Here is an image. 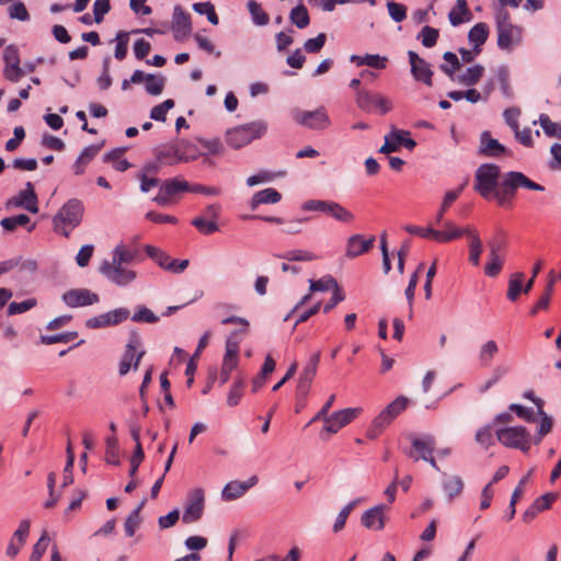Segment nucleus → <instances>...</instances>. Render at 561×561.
<instances>
[{
  "label": "nucleus",
  "mask_w": 561,
  "mask_h": 561,
  "mask_svg": "<svg viewBox=\"0 0 561 561\" xmlns=\"http://www.w3.org/2000/svg\"><path fill=\"white\" fill-rule=\"evenodd\" d=\"M174 106V101L169 99L164 102L153 106L150 112V117L154 121L164 122L169 110Z\"/></svg>",
  "instance_id": "nucleus-57"
},
{
  "label": "nucleus",
  "mask_w": 561,
  "mask_h": 561,
  "mask_svg": "<svg viewBox=\"0 0 561 561\" xmlns=\"http://www.w3.org/2000/svg\"><path fill=\"white\" fill-rule=\"evenodd\" d=\"M172 30L174 33L182 35H185L191 31L190 15L185 13L180 7L174 9Z\"/></svg>",
  "instance_id": "nucleus-35"
},
{
  "label": "nucleus",
  "mask_w": 561,
  "mask_h": 561,
  "mask_svg": "<svg viewBox=\"0 0 561 561\" xmlns=\"http://www.w3.org/2000/svg\"><path fill=\"white\" fill-rule=\"evenodd\" d=\"M293 119L297 124L313 130H324L331 126V119L324 106H319L314 111L295 110Z\"/></svg>",
  "instance_id": "nucleus-8"
},
{
  "label": "nucleus",
  "mask_w": 561,
  "mask_h": 561,
  "mask_svg": "<svg viewBox=\"0 0 561 561\" xmlns=\"http://www.w3.org/2000/svg\"><path fill=\"white\" fill-rule=\"evenodd\" d=\"M474 439L484 449H489L491 446H493L494 445L493 425L488 424V425L480 427L476 432Z\"/></svg>",
  "instance_id": "nucleus-42"
},
{
  "label": "nucleus",
  "mask_w": 561,
  "mask_h": 561,
  "mask_svg": "<svg viewBox=\"0 0 561 561\" xmlns=\"http://www.w3.org/2000/svg\"><path fill=\"white\" fill-rule=\"evenodd\" d=\"M49 545V537L47 531H44L38 541L35 543L30 561H41L42 557L47 550Z\"/></svg>",
  "instance_id": "nucleus-56"
},
{
  "label": "nucleus",
  "mask_w": 561,
  "mask_h": 561,
  "mask_svg": "<svg viewBox=\"0 0 561 561\" xmlns=\"http://www.w3.org/2000/svg\"><path fill=\"white\" fill-rule=\"evenodd\" d=\"M141 346V342L138 335L133 334L126 345V350L119 362L118 373L121 376H125L130 368L133 367L135 370L138 368L139 363L145 355L144 350H139Z\"/></svg>",
  "instance_id": "nucleus-10"
},
{
  "label": "nucleus",
  "mask_w": 561,
  "mask_h": 561,
  "mask_svg": "<svg viewBox=\"0 0 561 561\" xmlns=\"http://www.w3.org/2000/svg\"><path fill=\"white\" fill-rule=\"evenodd\" d=\"M279 257L287 261H312L317 259L313 253L307 250H290L279 255Z\"/></svg>",
  "instance_id": "nucleus-63"
},
{
  "label": "nucleus",
  "mask_w": 561,
  "mask_h": 561,
  "mask_svg": "<svg viewBox=\"0 0 561 561\" xmlns=\"http://www.w3.org/2000/svg\"><path fill=\"white\" fill-rule=\"evenodd\" d=\"M101 148V145H91L85 147L72 165L73 173L76 175L83 174L88 164L98 156Z\"/></svg>",
  "instance_id": "nucleus-26"
},
{
  "label": "nucleus",
  "mask_w": 561,
  "mask_h": 561,
  "mask_svg": "<svg viewBox=\"0 0 561 561\" xmlns=\"http://www.w3.org/2000/svg\"><path fill=\"white\" fill-rule=\"evenodd\" d=\"M137 255V251L135 249H130L125 244H118L112 255V260L124 265L131 263Z\"/></svg>",
  "instance_id": "nucleus-41"
},
{
  "label": "nucleus",
  "mask_w": 561,
  "mask_h": 561,
  "mask_svg": "<svg viewBox=\"0 0 561 561\" xmlns=\"http://www.w3.org/2000/svg\"><path fill=\"white\" fill-rule=\"evenodd\" d=\"M375 240L374 236L368 239H365L363 234L351 236L346 242L345 255L354 259L368 252L373 248Z\"/></svg>",
  "instance_id": "nucleus-21"
},
{
  "label": "nucleus",
  "mask_w": 561,
  "mask_h": 561,
  "mask_svg": "<svg viewBox=\"0 0 561 561\" xmlns=\"http://www.w3.org/2000/svg\"><path fill=\"white\" fill-rule=\"evenodd\" d=\"M408 404L409 399L407 397H397L374 419L367 430V437L370 439L377 438L408 408Z\"/></svg>",
  "instance_id": "nucleus-5"
},
{
  "label": "nucleus",
  "mask_w": 561,
  "mask_h": 561,
  "mask_svg": "<svg viewBox=\"0 0 561 561\" xmlns=\"http://www.w3.org/2000/svg\"><path fill=\"white\" fill-rule=\"evenodd\" d=\"M105 460L111 465L119 463V449L118 443L115 436L106 438V451H105Z\"/></svg>",
  "instance_id": "nucleus-51"
},
{
  "label": "nucleus",
  "mask_w": 561,
  "mask_h": 561,
  "mask_svg": "<svg viewBox=\"0 0 561 561\" xmlns=\"http://www.w3.org/2000/svg\"><path fill=\"white\" fill-rule=\"evenodd\" d=\"M327 215L343 224H350L355 218L353 213H351L344 206L334 201L329 202Z\"/></svg>",
  "instance_id": "nucleus-36"
},
{
  "label": "nucleus",
  "mask_w": 561,
  "mask_h": 561,
  "mask_svg": "<svg viewBox=\"0 0 561 561\" xmlns=\"http://www.w3.org/2000/svg\"><path fill=\"white\" fill-rule=\"evenodd\" d=\"M499 353V345L494 340H489L480 346L478 359L481 367H489Z\"/></svg>",
  "instance_id": "nucleus-33"
},
{
  "label": "nucleus",
  "mask_w": 561,
  "mask_h": 561,
  "mask_svg": "<svg viewBox=\"0 0 561 561\" xmlns=\"http://www.w3.org/2000/svg\"><path fill=\"white\" fill-rule=\"evenodd\" d=\"M489 36V26L486 23L480 22L471 27L468 33V39L473 44L477 54H480L481 46L486 42Z\"/></svg>",
  "instance_id": "nucleus-31"
},
{
  "label": "nucleus",
  "mask_w": 561,
  "mask_h": 561,
  "mask_svg": "<svg viewBox=\"0 0 561 561\" xmlns=\"http://www.w3.org/2000/svg\"><path fill=\"white\" fill-rule=\"evenodd\" d=\"M525 275L523 272H515L510 276L508 288H507V299L510 301H516L518 296L524 293V282Z\"/></svg>",
  "instance_id": "nucleus-37"
},
{
  "label": "nucleus",
  "mask_w": 561,
  "mask_h": 561,
  "mask_svg": "<svg viewBox=\"0 0 561 561\" xmlns=\"http://www.w3.org/2000/svg\"><path fill=\"white\" fill-rule=\"evenodd\" d=\"M325 41L327 35L324 33H320L314 38L307 39L304 44V48L310 54L319 53L323 48Z\"/></svg>",
  "instance_id": "nucleus-64"
},
{
  "label": "nucleus",
  "mask_w": 561,
  "mask_h": 561,
  "mask_svg": "<svg viewBox=\"0 0 561 561\" xmlns=\"http://www.w3.org/2000/svg\"><path fill=\"white\" fill-rule=\"evenodd\" d=\"M355 102L359 110L368 114L386 115L393 108V103L389 98L366 89L357 91Z\"/></svg>",
  "instance_id": "nucleus-7"
},
{
  "label": "nucleus",
  "mask_w": 561,
  "mask_h": 561,
  "mask_svg": "<svg viewBox=\"0 0 561 561\" xmlns=\"http://www.w3.org/2000/svg\"><path fill=\"white\" fill-rule=\"evenodd\" d=\"M474 191L484 199H495L500 206L511 204L517 190L526 188L542 192L545 187L519 171H510L501 175L495 163H482L474 173Z\"/></svg>",
  "instance_id": "nucleus-1"
},
{
  "label": "nucleus",
  "mask_w": 561,
  "mask_h": 561,
  "mask_svg": "<svg viewBox=\"0 0 561 561\" xmlns=\"http://www.w3.org/2000/svg\"><path fill=\"white\" fill-rule=\"evenodd\" d=\"M222 324H233L237 329L226 340V352L220 370V382L226 383L232 370L239 363L240 341L238 334H247L250 323L247 319L237 316H227L221 319Z\"/></svg>",
  "instance_id": "nucleus-2"
},
{
  "label": "nucleus",
  "mask_w": 561,
  "mask_h": 561,
  "mask_svg": "<svg viewBox=\"0 0 561 561\" xmlns=\"http://www.w3.org/2000/svg\"><path fill=\"white\" fill-rule=\"evenodd\" d=\"M244 380L242 378H237L228 394H227V404L229 407H236L239 404L242 396H243Z\"/></svg>",
  "instance_id": "nucleus-45"
},
{
  "label": "nucleus",
  "mask_w": 561,
  "mask_h": 561,
  "mask_svg": "<svg viewBox=\"0 0 561 561\" xmlns=\"http://www.w3.org/2000/svg\"><path fill=\"white\" fill-rule=\"evenodd\" d=\"M205 491L196 488L192 490L186 500V506L183 513L182 520L185 524H191L198 520L204 511Z\"/></svg>",
  "instance_id": "nucleus-15"
},
{
  "label": "nucleus",
  "mask_w": 561,
  "mask_h": 561,
  "mask_svg": "<svg viewBox=\"0 0 561 561\" xmlns=\"http://www.w3.org/2000/svg\"><path fill=\"white\" fill-rule=\"evenodd\" d=\"M401 146L409 150H413L416 142L410 137V133L408 130L392 128L391 131L385 136V144L379 149V152H396Z\"/></svg>",
  "instance_id": "nucleus-12"
},
{
  "label": "nucleus",
  "mask_w": 561,
  "mask_h": 561,
  "mask_svg": "<svg viewBox=\"0 0 561 561\" xmlns=\"http://www.w3.org/2000/svg\"><path fill=\"white\" fill-rule=\"evenodd\" d=\"M449 22L453 26H458L463 22L470 21L471 12L468 9L466 0H457L456 5L450 10L448 14Z\"/></svg>",
  "instance_id": "nucleus-32"
},
{
  "label": "nucleus",
  "mask_w": 561,
  "mask_h": 561,
  "mask_svg": "<svg viewBox=\"0 0 561 561\" xmlns=\"http://www.w3.org/2000/svg\"><path fill=\"white\" fill-rule=\"evenodd\" d=\"M78 333L77 332H66L55 335H44L41 337L42 343L46 345H51L56 343H68L77 339Z\"/></svg>",
  "instance_id": "nucleus-60"
},
{
  "label": "nucleus",
  "mask_w": 561,
  "mask_h": 561,
  "mask_svg": "<svg viewBox=\"0 0 561 561\" xmlns=\"http://www.w3.org/2000/svg\"><path fill=\"white\" fill-rule=\"evenodd\" d=\"M469 236L471 238V241L469 244V248H470L469 261L473 265L477 266L480 263V255L482 253V242L477 232L472 231Z\"/></svg>",
  "instance_id": "nucleus-49"
},
{
  "label": "nucleus",
  "mask_w": 561,
  "mask_h": 561,
  "mask_svg": "<svg viewBox=\"0 0 561 561\" xmlns=\"http://www.w3.org/2000/svg\"><path fill=\"white\" fill-rule=\"evenodd\" d=\"M319 362H320V353H316L310 357L309 362L302 369V371L299 376V379H298L297 387H296L297 400L304 401L307 398V396L310 391L312 380L317 374V368H318Z\"/></svg>",
  "instance_id": "nucleus-14"
},
{
  "label": "nucleus",
  "mask_w": 561,
  "mask_h": 561,
  "mask_svg": "<svg viewBox=\"0 0 561 561\" xmlns=\"http://www.w3.org/2000/svg\"><path fill=\"white\" fill-rule=\"evenodd\" d=\"M496 439L505 447L528 453L531 447V435L525 426H505L495 431Z\"/></svg>",
  "instance_id": "nucleus-6"
},
{
  "label": "nucleus",
  "mask_w": 561,
  "mask_h": 561,
  "mask_svg": "<svg viewBox=\"0 0 561 561\" xmlns=\"http://www.w3.org/2000/svg\"><path fill=\"white\" fill-rule=\"evenodd\" d=\"M146 254L152 259L161 268L167 270L172 273H181L188 266L187 260H174L171 259L169 254H167L161 249L153 245L145 247Z\"/></svg>",
  "instance_id": "nucleus-13"
},
{
  "label": "nucleus",
  "mask_w": 561,
  "mask_h": 561,
  "mask_svg": "<svg viewBox=\"0 0 561 561\" xmlns=\"http://www.w3.org/2000/svg\"><path fill=\"white\" fill-rule=\"evenodd\" d=\"M443 58L448 65H442L440 66L442 71H444L449 77H453L455 71L460 68V62H459L458 57L456 56V54H454L451 51H446L444 54Z\"/></svg>",
  "instance_id": "nucleus-61"
},
{
  "label": "nucleus",
  "mask_w": 561,
  "mask_h": 561,
  "mask_svg": "<svg viewBox=\"0 0 561 561\" xmlns=\"http://www.w3.org/2000/svg\"><path fill=\"white\" fill-rule=\"evenodd\" d=\"M30 217L27 215H18L12 217H7L1 220V226L3 229L8 231H13L19 226H25L30 222Z\"/></svg>",
  "instance_id": "nucleus-59"
},
{
  "label": "nucleus",
  "mask_w": 561,
  "mask_h": 561,
  "mask_svg": "<svg viewBox=\"0 0 561 561\" xmlns=\"http://www.w3.org/2000/svg\"><path fill=\"white\" fill-rule=\"evenodd\" d=\"M267 130L263 121L251 122L229 129L226 133V142L233 149H240L255 139L261 138Z\"/></svg>",
  "instance_id": "nucleus-4"
},
{
  "label": "nucleus",
  "mask_w": 561,
  "mask_h": 561,
  "mask_svg": "<svg viewBox=\"0 0 561 561\" xmlns=\"http://www.w3.org/2000/svg\"><path fill=\"white\" fill-rule=\"evenodd\" d=\"M351 61L356 66H368L374 69H385L388 65V58L378 54H366L364 56L352 55Z\"/></svg>",
  "instance_id": "nucleus-27"
},
{
  "label": "nucleus",
  "mask_w": 561,
  "mask_h": 561,
  "mask_svg": "<svg viewBox=\"0 0 561 561\" xmlns=\"http://www.w3.org/2000/svg\"><path fill=\"white\" fill-rule=\"evenodd\" d=\"M507 152L497 139L492 138L491 133L485 130L480 135L478 153L486 158H499Z\"/></svg>",
  "instance_id": "nucleus-20"
},
{
  "label": "nucleus",
  "mask_w": 561,
  "mask_h": 561,
  "mask_svg": "<svg viewBox=\"0 0 561 561\" xmlns=\"http://www.w3.org/2000/svg\"><path fill=\"white\" fill-rule=\"evenodd\" d=\"M539 123L547 136L561 139V124L552 122L547 114L539 116Z\"/></svg>",
  "instance_id": "nucleus-50"
},
{
  "label": "nucleus",
  "mask_w": 561,
  "mask_h": 561,
  "mask_svg": "<svg viewBox=\"0 0 561 561\" xmlns=\"http://www.w3.org/2000/svg\"><path fill=\"white\" fill-rule=\"evenodd\" d=\"M497 80L500 83L501 92L506 99H512L514 96L513 90L510 84V73L507 68L501 67L497 70Z\"/></svg>",
  "instance_id": "nucleus-55"
},
{
  "label": "nucleus",
  "mask_w": 561,
  "mask_h": 561,
  "mask_svg": "<svg viewBox=\"0 0 561 561\" xmlns=\"http://www.w3.org/2000/svg\"><path fill=\"white\" fill-rule=\"evenodd\" d=\"M409 62L411 66V75L417 82H422L427 87L433 85V71L431 65L415 51H408Z\"/></svg>",
  "instance_id": "nucleus-17"
},
{
  "label": "nucleus",
  "mask_w": 561,
  "mask_h": 561,
  "mask_svg": "<svg viewBox=\"0 0 561 561\" xmlns=\"http://www.w3.org/2000/svg\"><path fill=\"white\" fill-rule=\"evenodd\" d=\"M156 158L163 165L187 162L190 158L175 145L164 146L158 150Z\"/></svg>",
  "instance_id": "nucleus-24"
},
{
  "label": "nucleus",
  "mask_w": 561,
  "mask_h": 561,
  "mask_svg": "<svg viewBox=\"0 0 561 561\" xmlns=\"http://www.w3.org/2000/svg\"><path fill=\"white\" fill-rule=\"evenodd\" d=\"M15 204L33 214H36L38 211L37 196L31 182H27L25 190L20 192L15 201Z\"/></svg>",
  "instance_id": "nucleus-28"
},
{
  "label": "nucleus",
  "mask_w": 561,
  "mask_h": 561,
  "mask_svg": "<svg viewBox=\"0 0 561 561\" xmlns=\"http://www.w3.org/2000/svg\"><path fill=\"white\" fill-rule=\"evenodd\" d=\"M489 259L490 261L484 267V273L489 277H495L502 271L504 260L494 250L490 251Z\"/></svg>",
  "instance_id": "nucleus-47"
},
{
  "label": "nucleus",
  "mask_w": 561,
  "mask_h": 561,
  "mask_svg": "<svg viewBox=\"0 0 561 561\" xmlns=\"http://www.w3.org/2000/svg\"><path fill=\"white\" fill-rule=\"evenodd\" d=\"M357 503H358V501L354 500V501L350 502L348 504H346L340 511V513L337 514L336 519L334 522V525H333L334 533H339L344 528L351 512L353 511V508L356 506Z\"/></svg>",
  "instance_id": "nucleus-54"
},
{
  "label": "nucleus",
  "mask_w": 561,
  "mask_h": 561,
  "mask_svg": "<svg viewBox=\"0 0 561 561\" xmlns=\"http://www.w3.org/2000/svg\"><path fill=\"white\" fill-rule=\"evenodd\" d=\"M30 533V522L24 519L20 523L18 529L14 531L8 548H7V554L10 558H15L22 547L24 546L26 538Z\"/></svg>",
  "instance_id": "nucleus-25"
},
{
  "label": "nucleus",
  "mask_w": 561,
  "mask_h": 561,
  "mask_svg": "<svg viewBox=\"0 0 561 561\" xmlns=\"http://www.w3.org/2000/svg\"><path fill=\"white\" fill-rule=\"evenodd\" d=\"M257 483V477L252 476L247 481H230L228 482L222 492L221 497L224 501H233L241 497L250 488Z\"/></svg>",
  "instance_id": "nucleus-22"
},
{
  "label": "nucleus",
  "mask_w": 561,
  "mask_h": 561,
  "mask_svg": "<svg viewBox=\"0 0 561 561\" xmlns=\"http://www.w3.org/2000/svg\"><path fill=\"white\" fill-rule=\"evenodd\" d=\"M385 510V505H376L365 511L360 518L363 526L375 531L382 530L386 524Z\"/></svg>",
  "instance_id": "nucleus-23"
},
{
  "label": "nucleus",
  "mask_w": 561,
  "mask_h": 561,
  "mask_svg": "<svg viewBox=\"0 0 561 561\" xmlns=\"http://www.w3.org/2000/svg\"><path fill=\"white\" fill-rule=\"evenodd\" d=\"M163 192L167 193V195L173 196L180 192H184L188 190V183L184 180L179 179H170L162 183Z\"/></svg>",
  "instance_id": "nucleus-52"
},
{
  "label": "nucleus",
  "mask_w": 561,
  "mask_h": 561,
  "mask_svg": "<svg viewBox=\"0 0 561 561\" xmlns=\"http://www.w3.org/2000/svg\"><path fill=\"white\" fill-rule=\"evenodd\" d=\"M130 312L126 308H117L115 310L95 316L87 320L85 325L89 329H102L106 327L117 325L128 319Z\"/></svg>",
  "instance_id": "nucleus-16"
},
{
  "label": "nucleus",
  "mask_w": 561,
  "mask_h": 561,
  "mask_svg": "<svg viewBox=\"0 0 561 561\" xmlns=\"http://www.w3.org/2000/svg\"><path fill=\"white\" fill-rule=\"evenodd\" d=\"M310 291H327L330 289H335L339 287L337 282L332 276H324L320 279L312 280L310 279Z\"/></svg>",
  "instance_id": "nucleus-53"
},
{
  "label": "nucleus",
  "mask_w": 561,
  "mask_h": 561,
  "mask_svg": "<svg viewBox=\"0 0 561 561\" xmlns=\"http://www.w3.org/2000/svg\"><path fill=\"white\" fill-rule=\"evenodd\" d=\"M64 302L71 308L90 306L99 302L98 294L87 288L70 289L62 295Z\"/></svg>",
  "instance_id": "nucleus-18"
},
{
  "label": "nucleus",
  "mask_w": 561,
  "mask_h": 561,
  "mask_svg": "<svg viewBox=\"0 0 561 561\" xmlns=\"http://www.w3.org/2000/svg\"><path fill=\"white\" fill-rule=\"evenodd\" d=\"M165 79L162 76L147 75L145 88L146 91L151 95H159L162 93L164 88Z\"/></svg>",
  "instance_id": "nucleus-48"
},
{
  "label": "nucleus",
  "mask_w": 561,
  "mask_h": 561,
  "mask_svg": "<svg viewBox=\"0 0 561 561\" xmlns=\"http://www.w3.org/2000/svg\"><path fill=\"white\" fill-rule=\"evenodd\" d=\"M248 9L253 22L256 25H266L270 21L268 14L262 9L261 4L255 0L248 2Z\"/></svg>",
  "instance_id": "nucleus-43"
},
{
  "label": "nucleus",
  "mask_w": 561,
  "mask_h": 561,
  "mask_svg": "<svg viewBox=\"0 0 561 561\" xmlns=\"http://www.w3.org/2000/svg\"><path fill=\"white\" fill-rule=\"evenodd\" d=\"M403 229L410 234L419 236L424 239H432V240L436 241V230L431 227L423 228V227H419L415 225H407V226H404Z\"/></svg>",
  "instance_id": "nucleus-62"
},
{
  "label": "nucleus",
  "mask_w": 561,
  "mask_h": 561,
  "mask_svg": "<svg viewBox=\"0 0 561 561\" xmlns=\"http://www.w3.org/2000/svg\"><path fill=\"white\" fill-rule=\"evenodd\" d=\"M483 73L484 67L481 65H474L467 68V70L458 77V81L463 85L472 87L480 81V79L483 77Z\"/></svg>",
  "instance_id": "nucleus-38"
},
{
  "label": "nucleus",
  "mask_w": 561,
  "mask_h": 561,
  "mask_svg": "<svg viewBox=\"0 0 561 561\" xmlns=\"http://www.w3.org/2000/svg\"><path fill=\"white\" fill-rule=\"evenodd\" d=\"M445 230H436V241L440 243L450 242L463 234H470V229L457 228L451 221L444 222Z\"/></svg>",
  "instance_id": "nucleus-30"
},
{
  "label": "nucleus",
  "mask_w": 561,
  "mask_h": 561,
  "mask_svg": "<svg viewBox=\"0 0 561 561\" xmlns=\"http://www.w3.org/2000/svg\"><path fill=\"white\" fill-rule=\"evenodd\" d=\"M282 199V194L273 188H264L256 192L251 199V208L254 210L262 204H276Z\"/></svg>",
  "instance_id": "nucleus-29"
},
{
  "label": "nucleus",
  "mask_w": 561,
  "mask_h": 561,
  "mask_svg": "<svg viewBox=\"0 0 561 561\" xmlns=\"http://www.w3.org/2000/svg\"><path fill=\"white\" fill-rule=\"evenodd\" d=\"M123 153L124 150L122 149L113 150L105 154L104 161L112 162L113 168L116 171L124 172L130 168V163L126 159L122 158Z\"/></svg>",
  "instance_id": "nucleus-44"
},
{
  "label": "nucleus",
  "mask_w": 561,
  "mask_h": 561,
  "mask_svg": "<svg viewBox=\"0 0 561 561\" xmlns=\"http://www.w3.org/2000/svg\"><path fill=\"white\" fill-rule=\"evenodd\" d=\"M100 272L117 286H127L137 277L136 271L127 268L124 264L113 260L104 261L100 266Z\"/></svg>",
  "instance_id": "nucleus-9"
},
{
  "label": "nucleus",
  "mask_w": 561,
  "mask_h": 561,
  "mask_svg": "<svg viewBox=\"0 0 561 561\" xmlns=\"http://www.w3.org/2000/svg\"><path fill=\"white\" fill-rule=\"evenodd\" d=\"M289 20L298 28H306L310 24V16L304 4H298L291 9Z\"/></svg>",
  "instance_id": "nucleus-39"
},
{
  "label": "nucleus",
  "mask_w": 561,
  "mask_h": 561,
  "mask_svg": "<svg viewBox=\"0 0 561 561\" xmlns=\"http://www.w3.org/2000/svg\"><path fill=\"white\" fill-rule=\"evenodd\" d=\"M508 410L514 412L519 419L525 422L533 423L536 421L535 411L531 408L524 407L518 403H512L508 405Z\"/></svg>",
  "instance_id": "nucleus-58"
},
{
  "label": "nucleus",
  "mask_w": 561,
  "mask_h": 561,
  "mask_svg": "<svg viewBox=\"0 0 561 561\" xmlns=\"http://www.w3.org/2000/svg\"><path fill=\"white\" fill-rule=\"evenodd\" d=\"M83 213L84 207L81 201L69 199L54 217L55 231L69 237L70 232L80 225Z\"/></svg>",
  "instance_id": "nucleus-3"
},
{
  "label": "nucleus",
  "mask_w": 561,
  "mask_h": 561,
  "mask_svg": "<svg viewBox=\"0 0 561 561\" xmlns=\"http://www.w3.org/2000/svg\"><path fill=\"white\" fill-rule=\"evenodd\" d=\"M442 486L448 500L453 501L456 496L461 494L463 490V481L459 476L445 474Z\"/></svg>",
  "instance_id": "nucleus-34"
},
{
  "label": "nucleus",
  "mask_w": 561,
  "mask_h": 561,
  "mask_svg": "<svg viewBox=\"0 0 561 561\" xmlns=\"http://www.w3.org/2000/svg\"><path fill=\"white\" fill-rule=\"evenodd\" d=\"M463 190V185H460L457 190L448 191L445 193L439 210L436 214L435 221L439 225L444 218L446 210L450 205L460 196Z\"/></svg>",
  "instance_id": "nucleus-40"
},
{
  "label": "nucleus",
  "mask_w": 561,
  "mask_h": 561,
  "mask_svg": "<svg viewBox=\"0 0 561 561\" xmlns=\"http://www.w3.org/2000/svg\"><path fill=\"white\" fill-rule=\"evenodd\" d=\"M439 36V32L437 28L425 25L422 27L421 32L417 35V39L422 42V45L426 48H431L436 45Z\"/></svg>",
  "instance_id": "nucleus-46"
},
{
  "label": "nucleus",
  "mask_w": 561,
  "mask_h": 561,
  "mask_svg": "<svg viewBox=\"0 0 561 561\" xmlns=\"http://www.w3.org/2000/svg\"><path fill=\"white\" fill-rule=\"evenodd\" d=\"M412 450L409 456L414 460H426L431 457L436 447V439L433 435H424L422 437H414L411 442Z\"/></svg>",
  "instance_id": "nucleus-19"
},
{
  "label": "nucleus",
  "mask_w": 561,
  "mask_h": 561,
  "mask_svg": "<svg viewBox=\"0 0 561 561\" xmlns=\"http://www.w3.org/2000/svg\"><path fill=\"white\" fill-rule=\"evenodd\" d=\"M359 413L360 409L358 408H347L332 413L330 417L324 421L320 435L323 437L324 434L330 435L337 433L342 427L355 420Z\"/></svg>",
  "instance_id": "nucleus-11"
}]
</instances>
